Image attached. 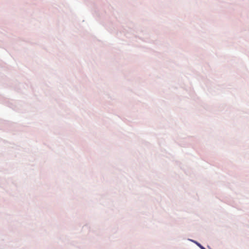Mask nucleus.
<instances>
[{"instance_id": "1", "label": "nucleus", "mask_w": 249, "mask_h": 249, "mask_svg": "<svg viewBox=\"0 0 249 249\" xmlns=\"http://www.w3.org/2000/svg\"><path fill=\"white\" fill-rule=\"evenodd\" d=\"M197 245L200 247V248L201 249H205L203 247H202L200 244H198Z\"/></svg>"}]
</instances>
